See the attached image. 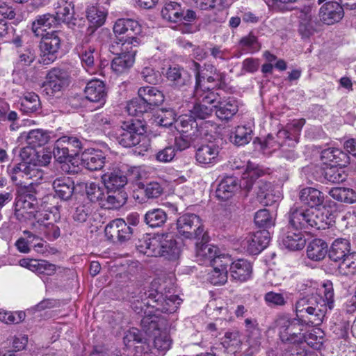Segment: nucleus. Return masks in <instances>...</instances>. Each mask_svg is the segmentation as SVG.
Instances as JSON below:
<instances>
[{
	"mask_svg": "<svg viewBox=\"0 0 356 356\" xmlns=\"http://www.w3.org/2000/svg\"><path fill=\"white\" fill-rule=\"evenodd\" d=\"M83 157H58L57 161L61 164L63 171L68 173H75L79 170V165Z\"/></svg>",
	"mask_w": 356,
	"mask_h": 356,
	"instance_id": "obj_54",
	"label": "nucleus"
},
{
	"mask_svg": "<svg viewBox=\"0 0 356 356\" xmlns=\"http://www.w3.org/2000/svg\"><path fill=\"white\" fill-rule=\"evenodd\" d=\"M168 81L172 87L186 90L191 85L192 78L187 70L179 66H171L166 72Z\"/></svg>",
	"mask_w": 356,
	"mask_h": 356,
	"instance_id": "obj_18",
	"label": "nucleus"
},
{
	"mask_svg": "<svg viewBox=\"0 0 356 356\" xmlns=\"http://www.w3.org/2000/svg\"><path fill=\"white\" fill-rule=\"evenodd\" d=\"M329 193L334 200L341 202L352 204L356 202V193L351 188L337 187L331 189Z\"/></svg>",
	"mask_w": 356,
	"mask_h": 356,
	"instance_id": "obj_44",
	"label": "nucleus"
},
{
	"mask_svg": "<svg viewBox=\"0 0 356 356\" xmlns=\"http://www.w3.org/2000/svg\"><path fill=\"white\" fill-rule=\"evenodd\" d=\"M350 245L348 240L345 238H337L334 241L329 252L330 258L335 262L340 261L349 254Z\"/></svg>",
	"mask_w": 356,
	"mask_h": 356,
	"instance_id": "obj_32",
	"label": "nucleus"
},
{
	"mask_svg": "<svg viewBox=\"0 0 356 356\" xmlns=\"http://www.w3.org/2000/svg\"><path fill=\"white\" fill-rule=\"evenodd\" d=\"M216 109V116L222 120H229L238 111V104L234 98L229 97L227 99L218 102L213 105Z\"/></svg>",
	"mask_w": 356,
	"mask_h": 356,
	"instance_id": "obj_26",
	"label": "nucleus"
},
{
	"mask_svg": "<svg viewBox=\"0 0 356 356\" xmlns=\"http://www.w3.org/2000/svg\"><path fill=\"white\" fill-rule=\"evenodd\" d=\"M179 248L175 242L172 239H168V234H163L161 252L159 257H164L168 259H176L179 255Z\"/></svg>",
	"mask_w": 356,
	"mask_h": 356,
	"instance_id": "obj_47",
	"label": "nucleus"
},
{
	"mask_svg": "<svg viewBox=\"0 0 356 356\" xmlns=\"http://www.w3.org/2000/svg\"><path fill=\"white\" fill-rule=\"evenodd\" d=\"M334 214L327 207L313 209H291L289 216L290 224L296 229L313 227L325 229L334 223Z\"/></svg>",
	"mask_w": 356,
	"mask_h": 356,
	"instance_id": "obj_1",
	"label": "nucleus"
},
{
	"mask_svg": "<svg viewBox=\"0 0 356 356\" xmlns=\"http://www.w3.org/2000/svg\"><path fill=\"white\" fill-rule=\"evenodd\" d=\"M123 342L127 347H131L136 343H138V345L147 343L145 341H143L140 331L135 327L129 329L124 333Z\"/></svg>",
	"mask_w": 356,
	"mask_h": 356,
	"instance_id": "obj_58",
	"label": "nucleus"
},
{
	"mask_svg": "<svg viewBox=\"0 0 356 356\" xmlns=\"http://www.w3.org/2000/svg\"><path fill=\"white\" fill-rule=\"evenodd\" d=\"M129 115L137 116L148 112L150 108L139 97L133 98L126 106Z\"/></svg>",
	"mask_w": 356,
	"mask_h": 356,
	"instance_id": "obj_53",
	"label": "nucleus"
},
{
	"mask_svg": "<svg viewBox=\"0 0 356 356\" xmlns=\"http://www.w3.org/2000/svg\"><path fill=\"white\" fill-rule=\"evenodd\" d=\"M339 262L338 269L341 275L346 276L356 274V254H349Z\"/></svg>",
	"mask_w": 356,
	"mask_h": 356,
	"instance_id": "obj_52",
	"label": "nucleus"
},
{
	"mask_svg": "<svg viewBox=\"0 0 356 356\" xmlns=\"http://www.w3.org/2000/svg\"><path fill=\"white\" fill-rule=\"evenodd\" d=\"M305 290L307 293L314 294L318 298V302L321 305L325 307V311L331 310L334 305V293L333 284L331 281L325 280L323 282L318 283L312 281H307L305 284Z\"/></svg>",
	"mask_w": 356,
	"mask_h": 356,
	"instance_id": "obj_10",
	"label": "nucleus"
},
{
	"mask_svg": "<svg viewBox=\"0 0 356 356\" xmlns=\"http://www.w3.org/2000/svg\"><path fill=\"white\" fill-rule=\"evenodd\" d=\"M70 77L67 71L58 67L52 68L46 75L43 92L48 96H54L69 85Z\"/></svg>",
	"mask_w": 356,
	"mask_h": 356,
	"instance_id": "obj_11",
	"label": "nucleus"
},
{
	"mask_svg": "<svg viewBox=\"0 0 356 356\" xmlns=\"http://www.w3.org/2000/svg\"><path fill=\"white\" fill-rule=\"evenodd\" d=\"M223 141L221 138L216 139L213 141H209L206 144H202L197 147L196 150V156L209 155H219L224 154Z\"/></svg>",
	"mask_w": 356,
	"mask_h": 356,
	"instance_id": "obj_43",
	"label": "nucleus"
},
{
	"mask_svg": "<svg viewBox=\"0 0 356 356\" xmlns=\"http://www.w3.org/2000/svg\"><path fill=\"white\" fill-rule=\"evenodd\" d=\"M136 51H127L120 54L112 60L111 68L116 74L129 70L135 61Z\"/></svg>",
	"mask_w": 356,
	"mask_h": 356,
	"instance_id": "obj_24",
	"label": "nucleus"
},
{
	"mask_svg": "<svg viewBox=\"0 0 356 356\" xmlns=\"http://www.w3.org/2000/svg\"><path fill=\"white\" fill-rule=\"evenodd\" d=\"M55 17L56 18L58 24L64 22L66 24H72L74 19V6L72 2L61 0L57 3L56 7Z\"/></svg>",
	"mask_w": 356,
	"mask_h": 356,
	"instance_id": "obj_29",
	"label": "nucleus"
},
{
	"mask_svg": "<svg viewBox=\"0 0 356 356\" xmlns=\"http://www.w3.org/2000/svg\"><path fill=\"white\" fill-rule=\"evenodd\" d=\"M58 22L55 15L50 13L38 15L32 22L31 30L34 35L40 37L44 35L47 29L55 27Z\"/></svg>",
	"mask_w": 356,
	"mask_h": 356,
	"instance_id": "obj_23",
	"label": "nucleus"
},
{
	"mask_svg": "<svg viewBox=\"0 0 356 356\" xmlns=\"http://www.w3.org/2000/svg\"><path fill=\"white\" fill-rule=\"evenodd\" d=\"M56 195L61 200H69L74 192V184L69 177H59L53 182Z\"/></svg>",
	"mask_w": 356,
	"mask_h": 356,
	"instance_id": "obj_35",
	"label": "nucleus"
},
{
	"mask_svg": "<svg viewBox=\"0 0 356 356\" xmlns=\"http://www.w3.org/2000/svg\"><path fill=\"white\" fill-rule=\"evenodd\" d=\"M139 187L144 188L145 195L148 199L157 198L163 191V188L156 181H151L146 186L143 184H140Z\"/></svg>",
	"mask_w": 356,
	"mask_h": 356,
	"instance_id": "obj_62",
	"label": "nucleus"
},
{
	"mask_svg": "<svg viewBox=\"0 0 356 356\" xmlns=\"http://www.w3.org/2000/svg\"><path fill=\"white\" fill-rule=\"evenodd\" d=\"M48 140V134L41 129L31 130L29 132L27 136L28 144L33 145L34 147H41L47 143Z\"/></svg>",
	"mask_w": 356,
	"mask_h": 356,
	"instance_id": "obj_56",
	"label": "nucleus"
},
{
	"mask_svg": "<svg viewBox=\"0 0 356 356\" xmlns=\"http://www.w3.org/2000/svg\"><path fill=\"white\" fill-rule=\"evenodd\" d=\"M239 189V181L237 177L227 176L224 177L218 184L216 193V197L223 201L227 200L234 196Z\"/></svg>",
	"mask_w": 356,
	"mask_h": 356,
	"instance_id": "obj_22",
	"label": "nucleus"
},
{
	"mask_svg": "<svg viewBox=\"0 0 356 356\" xmlns=\"http://www.w3.org/2000/svg\"><path fill=\"white\" fill-rule=\"evenodd\" d=\"M188 147L189 143L187 140L181 137L176 138L173 145L165 147L156 156H175L176 154L181 153Z\"/></svg>",
	"mask_w": 356,
	"mask_h": 356,
	"instance_id": "obj_51",
	"label": "nucleus"
},
{
	"mask_svg": "<svg viewBox=\"0 0 356 356\" xmlns=\"http://www.w3.org/2000/svg\"><path fill=\"white\" fill-rule=\"evenodd\" d=\"M288 230L281 237L282 245L291 250H298L302 249L306 243L304 234L300 230L293 227L290 223Z\"/></svg>",
	"mask_w": 356,
	"mask_h": 356,
	"instance_id": "obj_21",
	"label": "nucleus"
},
{
	"mask_svg": "<svg viewBox=\"0 0 356 356\" xmlns=\"http://www.w3.org/2000/svg\"><path fill=\"white\" fill-rule=\"evenodd\" d=\"M178 234L185 238L207 240V234L200 218L194 213H185L177 220Z\"/></svg>",
	"mask_w": 356,
	"mask_h": 356,
	"instance_id": "obj_5",
	"label": "nucleus"
},
{
	"mask_svg": "<svg viewBox=\"0 0 356 356\" xmlns=\"http://www.w3.org/2000/svg\"><path fill=\"white\" fill-rule=\"evenodd\" d=\"M145 127L138 120L124 122L116 130V139L124 147H131L139 143L140 137L145 133Z\"/></svg>",
	"mask_w": 356,
	"mask_h": 356,
	"instance_id": "obj_6",
	"label": "nucleus"
},
{
	"mask_svg": "<svg viewBox=\"0 0 356 356\" xmlns=\"http://www.w3.org/2000/svg\"><path fill=\"white\" fill-rule=\"evenodd\" d=\"M342 5L335 1H330L321 6L318 11V17L323 24L331 26L339 23L344 17Z\"/></svg>",
	"mask_w": 356,
	"mask_h": 356,
	"instance_id": "obj_15",
	"label": "nucleus"
},
{
	"mask_svg": "<svg viewBox=\"0 0 356 356\" xmlns=\"http://www.w3.org/2000/svg\"><path fill=\"white\" fill-rule=\"evenodd\" d=\"M305 324L301 318H290L288 316H279L275 321V327L279 330V334L283 342L296 343L303 341L307 345L317 348L323 343V337H317L314 333L305 336L302 332Z\"/></svg>",
	"mask_w": 356,
	"mask_h": 356,
	"instance_id": "obj_2",
	"label": "nucleus"
},
{
	"mask_svg": "<svg viewBox=\"0 0 356 356\" xmlns=\"http://www.w3.org/2000/svg\"><path fill=\"white\" fill-rule=\"evenodd\" d=\"M86 17L90 23L87 29L89 35L92 34L97 28L102 26L106 21L108 10L106 8L97 6L95 3H91L87 6Z\"/></svg>",
	"mask_w": 356,
	"mask_h": 356,
	"instance_id": "obj_20",
	"label": "nucleus"
},
{
	"mask_svg": "<svg viewBox=\"0 0 356 356\" xmlns=\"http://www.w3.org/2000/svg\"><path fill=\"white\" fill-rule=\"evenodd\" d=\"M305 124V120L301 118L293 120L286 125L285 128L288 131L293 142L298 143L302 128Z\"/></svg>",
	"mask_w": 356,
	"mask_h": 356,
	"instance_id": "obj_61",
	"label": "nucleus"
},
{
	"mask_svg": "<svg viewBox=\"0 0 356 356\" xmlns=\"http://www.w3.org/2000/svg\"><path fill=\"white\" fill-rule=\"evenodd\" d=\"M102 179L106 189L111 191H122L121 189L127 184V177L120 170L106 173Z\"/></svg>",
	"mask_w": 356,
	"mask_h": 356,
	"instance_id": "obj_25",
	"label": "nucleus"
},
{
	"mask_svg": "<svg viewBox=\"0 0 356 356\" xmlns=\"http://www.w3.org/2000/svg\"><path fill=\"white\" fill-rule=\"evenodd\" d=\"M316 31L314 23L312 21L310 15L305 14V18L301 17L298 32L304 39L309 38Z\"/></svg>",
	"mask_w": 356,
	"mask_h": 356,
	"instance_id": "obj_55",
	"label": "nucleus"
},
{
	"mask_svg": "<svg viewBox=\"0 0 356 356\" xmlns=\"http://www.w3.org/2000/svg\"><path fill=\"white\" fill-rule=\"evenodd\" d=\"M161 16L163 19L171 22L182 21L183 12L181 5L174 1L166 3L161 10Z\"/></svg>",
	"mask_w": 356,
	"mask_h": 356,
	"instance_id": "obj_42",
	"label": "nucleus"
},
{
	"mask_svg": "<svg viewBox=\"0 0 356 356\" xmlns=\"http://www.w3.org/2000/svg\"><path fill=\"white\" fill-rule=\"evenodd\" d=\"M252 129L250 127L238 126L231 136V140L236 145H244L252 139Z\"/></svg>",
	"mask_w": 356,
	"mask_h": 356,
	"instance_id": "obj_48",
	"label": "nucleus"
},
{
	"mask_svg": "<svg viewBox=\"0 0 356 356\" xmlns=\"http://www.w3.org/2000/svg\"><path fill=\"white\" fill-rule=\"evenodd\" d=\"M264 175V171L257 165L248 161L241 182L239 183V188L241 187L247 191H250L252 188L256 179Z\"/></svg>",
	"mask_w": 356,
	"mask_h": 356,
	"instance_id": "obj_31",
	"label": "nucleus"
},
{
	"mask_svg": "<svg viewBox=\"0 0 356 356\" xmlns=\"http://www.w3.org/2000/svg\"><path fill=\"white\" fill-rule=\"evenodd\" d=\"M168 293H170L168 291ZM149 300L145 302L151 305V307L163 313H174L178 309L181 302V299L177 295L168 294L165 291V296L152 287L148 290Z\"/></svg>",
	"mask_w": 356,
	"mask_h": 356,
	"instance_id": "obj_7",
	"label": "nucleus"
},
{
	"mask_svg": "<svg viewBox=\"0 0 356 356\" xmlns=\"http://www.w3.org/2000/svg\"><path fill=\"white\" fill-rule=\"evenodd\" d=\"M37 204L38 201H32L24 199L23 197H17L16 200L15 215L19 220H21V216H24L25 213L27 215V218H31L34 216Z\"/></svg>",
	"mask_w": 356,
	"mask_h": 356,
	"instance_id": "obj_38",
	"label": "nucleus"
},
{
	"mask_svg": "<svg viewBox=\"0 0 356 356\" xmlns=\"http://www.w3.org/2000/svg\"><path fill=\"white\" fill-rule=\"evenodd\" d=\"M143 330L149 335H154L161 331L165 321L156 314H147L141 320Z\"/></svg>",
	"mask_w": 356,
	"mask_h": 356,
	"instance_id": "obj_33",
	"label": "nucleus"
},
{
	"mask_svg": "<svg viewBox=\"0 0 356 356\" xmlns=\"http://www.w3.org/2000/svg\"><path fill=\"white\" fill-rule=\"evenodd\" d=\"M300 200L311 208L321 206L325 200L324 194L318 189L312 187L302 188L299 193Z\"/></svg>",
	"mask_w": 356,
	"mask_h": 356,
	"instance_id": "obj_27",
	"label": "nucleus"
},
{
	"mask_svg": "<svg viewBox=\"0 0 356 356\" xmlns=\"http://www.w3.org/2000/svg\"><path fill=\"white\" fill-rule=\"evenodd\" d=\"M154 350L159 355H164L168 351L172 344V339L165 330H161L154 334Z\"/></svg>",
	"mask_w": 356,
	"mask_h": 356,
	"instance_id": "obj_46",
	"label": "nucleus"
},
{
	"mask_svg": "<svg viewBox=\"0 0 356 356\" xmlns=\"http://www.w3.org/2000/svg\"><path fill=\"white\" fill-rule=\"evenodd\" d=\"M239 48L246 53H254L261 48L257 38L252 33L242 37L238 41Z\"/></svg>",
	"mask_w": 356,
	"mask_h": 356,
	"instance_id": "obj_49",
	"label": "nucleus"
},
{
	"mask_svg": "<svg viewBox=\"0 0 356 356\" xmlns=\"http://www.w3.org/2000/svg\"><path fill=\"white\" fill-rule=\"evenodd\" d=\"M309 294L296 302V316L306 324L318 326L322 323L327 312L325 307L319 304L316 296Z\"/></svg>",
	"mask_w": 356,
	"mask_h": 356,
	"instance_id": "obj_3",
	"label": "nucleus"
},
{
	"mask_svg": "<svg viewBox=\"0 0 356 356\" xmlns=\"http://www.w3.org/2000/svg\"><path fill=\"white\" fill-rule=\"evenodd\" d=\"M60 32H47L44 35L40 36V63L43 65H49L58 58V50L61 47V38Z\"/></svg>",
	"mask_w": 356,
	"mask_h": 356,
	"instance_id": "obj_8",
	"label": "nucleus"
},
{
	"mask_svg": "<svg viewBox=\"0 0 356 356\" xmlns=\"http://www.w3.org/2000/svg\"><path fill=\"white\" fill-rule=\"evenodd\" d=\"M177 113L172 108H162L159 115V123L163 127H171L175 125Z\"/></svg>",
	"mask_w": 356,
	"mask_h": 356,
	"instance_id": "obj_60",
	"label": "nucleus"
},
{
	"mask_svg": "<svg viewBox=\"0 0 356 356\" xmlns=\"http://www.w3.org/2000/svg\"><path fill=\"white\" fill-rule=\"evenodd\" d=\"M127 199V195L124 191H106L100 206L106 209H116L123 206Z\"/></svg>",
	"mask_w": 356,
	"mask_h": 356,
	"instance_id": "obj_30",
	"label": "nucleus"
},
{
	"mask_svg": "<svg viewBox=\"0 0 356 356\" xmlns=\"http://www.w3.org/2000/svg\"><path fill=\"white\" fill-rule=\"evenodd\" d=\"M113 32L120 40L128 42L134 47L140 43L138 35L141 33V26L137 21L131 19H118L114 26Z\"/></svg>",
	"mask_w": 356,
	"mask_h": 356,
	"instance_id": "obj_9",
	"label": "nucleus"
},
{
	"mask_svg": "<svg viewBox=\"0 0 356 356\" xmlns=\"http://www.w3.org/2000/svg\"><path fill=\"white\" fill-rule=\"evenodd\" d=\"M327 253V245L322 239L315 238L311 241L307 248L308 258L314 261L323 259Z\"/></svg>",
	"mask_w": 356,
	"mask_h": 356,
	"instance_id": "obj_36",
	"label": "nucleus"
},
{
	"mask_svg": "<svg viewBox=\"0 0 356 356\" xmlns=\"http://www.w3.org/2000/svg\"><path fill=\"white\" fill-rule=\"evenodd\" d=\"M105 186H101L99 184L94 182L88 183L86 185L87 199L85 200H88L93 204L95 202H99V204L101 205V202H102L103 198L105 196Z\"/></svg>",
	"mask_w": 356,
	"mask_h": 356,
	"instance_id": "obj_45",
	"label": "nucleus"
},
{
	"mask_svg": "<svg viewBox=\"0 0 356 356\" xmlns=\"http://www.w3.org/2000/svg\"><path fill=\"white\" fill-rule=\"evenodd\" d=\"M175 128L179 132L186 134V137L191 140H195L216 132L218 126L212 121H204L198 124L194 117L184 115L177 120Z\"/></svg>",
	"mask_w": 356,
	"mask_h": 356,
	"instance_id": "obj_4",
	"label": "nucleus"
},
{
	"mask_svg": "<svg viewBox=\"0 0 356 356\" xmlns=\"http://www.w3.org/2000/svg\"><path fill=\"white\" fill-rule=\"evenodd\" d=\"M32 228L39 235H44L48 240L54 241L60 236V231L58 226L47 222L37 221L32 224Z\"/></svg>",
	"mask_w": 356,
	"mask_h": 356,
	"instance_id": "obj_37",
	"label": "nucleus"
},
{
	"mask_svg": "<svg viewBox=\"0 0 356 356\" xmlns=\"http://www.w3.org/2000/svg\"><path fill=\"white\" fill-rule=\"evenodd\" d=\"M267 230L261 229L253 234H248L240 240V250L249 254H259L267 247Z\"/></svg>",
	"mask_w": 356,
	"mask_h": 356,
	"instance_id": "obj_14",
	"label": "nucleus"
},
{
	"mask_svg": "<svg viewBox=\"0 0 356 356\" xmlns=\"http://www.w3.org/2000/svg\"><path fill=\"white\" fill-rule=\"evenodd\" d=\"M241 339L238 331L226 332L221 339L222 346L231 354L236 353L241 346Z\"/></svg>",
	"mask_w": 356,
	"mask_h": 356,
	"instance_id": "obj_39",
	"label": "nucleus"
},
{
	"mask_svg": "<svg viewBox=\"0 0 356 356\" xmlns=\"http://www.w3.org/2000/svg\"><path fill=\"white\" fill-rule=\"evenodd\" d=\"M95 210L92 203L88 200H83L78 202L72 213V218L74 221L84 222L92 215Z\"/></svg>",
	"mask_w": 356,
	"mask_h": 356,
	"instance_id": "obj_40",
	"label": "nucleus"
},
{
	"mask_svg": "<svg viewBox=\"0 0 356 356\" xmlns=\"http://www.w3.org/2000/svg\"><path fill=\"white\" fill-rule=\"evenodd\" d=\"M84 94L88 100L97 104V108L103 106L106 103L107 92L102 81L92 79L88 81L85 87Z\"/></svg>",
	"mask_w": 356,
	"mask_h": 356,
	"instance_id": "obj_17",
	"label": "nucleus"
},
{
	"mask_svg": "<svg viewBox=\"0 0 356 356\" xmlns=\"http://www.w3.org/2000/svg\"><path fill=\"white\" fill-rule=\"evenodd\" d=\"M338 159L339 157H334L330 163H324L322 167L325 179L332 183H339L346 179L344 168L349 163V157L341 163Z\"/></svg>",
	"mask_w": 356,
	"mask_h": 356,
	"instance_id": "obj_16",
	"label": "nucleus"
},
{
	"mask_svg": "<svg viewBox=\"0 0 356 356\" xmlns=\"http://www.w3.org/2000/svg\"><path fill=\"white\" fill-rule=\"evenodd\" d=\"M18 55V65L22 66H29L35 58V51L29 46L25 45L24 47L17 50Z\"/></svg>",
	"mask_w": 356,
	"mask_h": 356,
	"instance_id": "obj_57",
	"label": "nucleus"
},
{
	"mask_svg": "<svg viewBox=\"0 0 356 356\" xmlns=\"http://www.w3.org/2000/svg\"><path fill=\"white\" fill-rule=\"evenodd\" d=\"M230 273L233 279L245 282L251 277V264L245 259H238L231 264Z\"/></svg>",
	"mask_w": 356,
	"mask_h": 356,
	"instance_id": "obj_28",
	"label": "nucleus"
},
{
	"mask_svg": "<svg viewBox=\"0 0 356 356\" xmlns=\"http://www.w3.org/2000/svg\"><path fill=\"white\" fill-rule=\"evenodd\" d=\"M208 236L205 241H202L200 238V241L197 242L196 257L200 261H209L210 264L213 257L216 256V254L219 252V249L212 244H208Z\"/></svg>",
	"mask_w": 356,
	"mask_h": 356,
	"instance_id": "obj_34",
	"label": "nucleus"
},
{
	"mask_svg": "<svg viewBox=\"0 0 356 356\" xmlns=\"http://www.w3.org/2000/svg\"><path fill=\"white\" fill-rule=\"evenodd\" d=\"M26 314L24 312H10L0 309V321L6 324H17L23 321Z\"/></svg>",
	"mask_w": 356,
	"mask_h": 356,
	"instance_id": "obj_59",
	"label": "nucleus"
},
{
	"mask_svg": "<svg viewBox=\"0 0 356 356\" xmlns=\"http://www.w3.org/2000/svg\"><path fill=\"white\" fill-rule=\"evenodd\" d=\"M167 218L166 213L161 209L149 210L144 216L145 222L152 228L161 227L165 223Z\"/></svg>",
	"mask_w": 356,
	"mask_h": 356,
	"instance_id": "obj_41",
	"label": "nucleus"
},
{
	"mask_svg": "<svg viewBox=\"0 0 356 356\" xmlns=\"http://www.w3.org/2000/svg\"><path fill=\"white\" fill-rule=\"evenodd\" d=\"M142 79L147 83L156 85L160 82L161 75L150 66L144 67L140 72Z\"/></svg>",
	"mask_w": 356,
	"mask_h": 356,
	"instance_id": "obj_64",
	"label": "nucleus"
},
{
	"mask_svg": "<svg viewBox=\"0 0 356 356\" xmlns=\"http://www.w3.org/2000/svg\"><path fill=\"white\" fill-rule=\"evenodd\" d=\"M51 157H22V161L14 168L15 173H22L28 178H41L42 174L40 168L47 166Z\"/></svg>",
	"mask_w": 356,
	"mask_h": 356,
	"instance_id": "obj_13",
	"label": "nucleus"
},
{
	"mask_svg": "<svg viewBox=\"0 0 356 356\" xmlns=\"http://www.w3.org/2000/svg\"><path fill=\"white\" fill-rule=\"evenodd\" d=\"M163 234L154 236L146 235L139 239L136 247L138 250L148 257H159L161 252Z\"/></svg>",
	"mask_w": 356,
	"mask_h": 356,
	"instance_id": "obj_19",
	"label": "nucleus"
},
{
	"mask_svg": "<svg viewBox=\"0 0 356 356\" xmlns=\"http://www.w3.org/2000/svg\"><path fill=\"white\" fill-rule=\"evenodd\" d=\"M40 106L39 97L35 92H27L21 99L22 110L26 113L37 111Z\"/></svg>",
	"mask_w": 356,
	"mask_h": 356,
	"instance_id": "obj_50",
	"label": "nucleus"
},
{
	"mask_svg": "<svg viewBox=\"0 0 356 356\" xmlns=\"http://www.w3.org/2000/svg\"><path fill=\"white\" fill-rule=\"evenodd\" d=\"M149 300L148 297V291H140L139 296L133 297V300H130L132 309L137 314H140L145 307H151V305L145 304Z\"/></svg>",
	"mask_w": 356,
	"mask_h": 356,
	"instance_id": "obj_63",
	"label": "nucleus"
},
{
	"mask_svg": "<svg viewBox=\"0 0 356 356\" xmlns=\"http://www.w3.org/2000/svg\"><path fill=\"white\" fill-rule=\"evenodd\" d=\"M191 69L194 72L195 78L194 97L203 104L211 106L217 104L219 102L218 95L209 90V88L207 90L202 88V82L204 80L205 76L204 74H202L200 72V64L193 61Z\"/></svg>",
	"mask_w": 356,
	"mask_h": 356,
	"instance_id": "obj_12",
	"label": "nucleus"
}]
</instances>
